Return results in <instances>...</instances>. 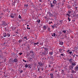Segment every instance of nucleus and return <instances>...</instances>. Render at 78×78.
Instances as JSON below:
<instances>
[{
	"label": "nucleus",
	"instance_id": "e433bc0d",
	"mask_svg": "<svg viewBox=\"0 0 78 78\" xmlns=\"http://www.w3.org/2000/svg\"><path fill=\"white\" fill-rule=\"evenodd\" d=\"M18 41L19 43H20V42H22V40H20Z\"/></svg>",
	"mask_w": 78,
	"mask_h": 78
},
{
	"label": "nucleus",
	"instance_id": "2eb2a0df",
	"mask_svg": "<svg viewBox=\"0 0 78 78\" xmlns=\"http://www.w3.org/2000/svg\"><path fill=\"white\" fill-rule=\"evenodd\" d=\"M53 3L54 4H56L57 3V1L56 0H54L53 1Z\"/></svg>",
	"mask_w": 78,
	"mask_h": 78
},
{
	"label": "nucleus",
	"instance_id": "3c124183",
	"mask_svg": "<svg viewBox=\"0 0 78 78\" xmlns=\"http://www.w3.org/2000/svg\"><path fill=\"white\" fill-rule=\"evenodd\" d=\"M62 49H59V51H62Z\"/></svg>",
	"mask_w": 78,
	"mask_h": 78
},
{
	"label": "nucleus",
	"instance_id": "bf43d9fd",
	"mask_svg": "<svg viewBox=\"0 0 78 78\" xmlns=\"http://www.w3.org/2000/svg\"><path fill=\"white\" fill-rule=\"evenodd\" d=\"M17 57H18V56L17 55H16V58H17Z\"/></svg>",
	"mask_w": 78,
	"mask_h": 78
},
{
	"label": "nucleus",
	"instance_id": "864d4df0",
	"mask_svg": "<svg viewBox=\"0 0 78 78\" xmlns=\"http://www.w3.org/2000/svg\"><path fill=\"white\" fill-rule=\"evenodd\" d=\"M50 28H48V31H50Z\"/></svg>",
	"mask_w": 78,
	"mask_h": 78
},
{
	"label": "nucleus",
	"instance_id": "1a4fd4ad",
	"mask_svg": "<svg viewBox=\"0 0 78 78\" xmlns=\"http://www.w3.org/2000/svg\"><path fill=\"white\" fill-rule=\"evenodd\" d=\"M13 62H18V59L16 58H15L13 60Z\"/></svg>",
	"mask_w": 78,
	"mask_h": 78
},
{
	"label": "nucleus",
	"instance_id": "f3484780",
	"mask_svg": "<svg viewBox=\"0 0 78 78\" xmlns=\"http://www.w3.org/2000/svg\"><path fill=\"white\" fill-rule=\"evenodd\" d=\"M62 72V74H63V75H64V70H62L61 71Z\"/></svg>",
	"mask_w": 78,
	"mask_h": 78
},
{
	"label": "nucleus",
	"instance_id": "a19ab883",
	"mask_svg": "<svg viewBox=\"0 0 78 78\" xmlns=\"http://www.w3.org/2000/svg\"><path fill=\"white\" fill-rule=\"evenodd\" d=\"M59 22H60V23H61V24H62V23H63V21L62 20L61 21H60Z\"/></svg>",
	"mask_w": 78,
	"mask_h": 78
},
{
	"label": "nucleus",
	"instance_id": "aec40b11",
	"mask_svg": "<svg viewBox=\"0 0 78 78\" xmlns=\"http://www.w3.org/2000/svg\"><path fill=\"white\" fill-rule=\"evenodd\" d=\"M43 30H46V28H47V27H46V26H44L43 27Z\"/></svg>",
	"mask_w": 78,
	"mask_h": 78
},
{
	"label": "nucleus",
	"instance_id": "de8ad7c7",
	"mask_svg": "<svg viewBox=\"0 0 78 78\" xmlns=\"http://www.w3.org/2000/svg\"><path fill=\"white\" fill-rule=\"evenodd\" d=\"M70 51V50H68V51H66V52H67V53H69V51Z\"/></svg>",
	"mask_w": 78,
	"mask_h": 78
},
{
	"label": "nucleus",
	"instance_id": "680f3d73",
	"mask_svg": "<svg viewBox=\"0 0 78 78\" xmlns=\"http://www.w3.org/2000/svg\"><path fill=\"white\" fill-rule=\"evenodd\" d=\"M39 1L40 2H42V0H40Z\"/></svg>",
	"mask_w": 78,
	"mask_h": 78
},
{
	"label": "nucleus",
	"instance_id": "37998d69",
	"mask_svg": "<svg viewBox=\"0 0 78 78\" xmlns=\"http://www.w3.org/2000/svg\"><path fill=\"white\" fill-rule=\"evenodd\" d=\"M19 19H22V17H21V16H20V15H19Z\"/></svg>",
	"mask_w": 78,
	"mask_h": 78
},
{
	"label": "nucleus",
	"instance_id": "2f4dec72",
	"mask_svg": "<svg viewBox=\"0 0 78 78\" xmlns=\"http://www.w3.org/2000/svg\"><path fill=\"white\" fill-rule=\"evenodd\" d=\"M49 54H50V55H53V52H49Z\"/></svg>",
	"mask_w": 78,
	"mask_h": 78
},
{
	"label": "nucleus",
	"instance_id": "cd10ccee",
	"mask_svg": "<svg viewBox=\"0 0 78 78\" xmlns=\"http://www.w3.org/2000/svg\"><path fill=\"white\" fill-rule=\"evenodd\" d=\"M50 5L51 7H53L54 6V5H53V4L51 3Z\"/></svg>",
	"mask_w": 78,
	"mask_h": 78
},
{
	"label": "nucleus",
	"instance_id": "9b49d317",
	"mask_svg": "<svg viewBox=\"0 0 78 78\" xmlns=\"http://www.w3.org/2000/svg\"><path fill=\"white\" fill-rule=\"evenodd\" d=\"M74 70H76V71H78V66H76L74 68Z\"/></svg>",
	"mask_w": 78,
	"mask_h": 78
},
{
	"label": "nucleus",
	"instance_id": "7ed1b4c3",
	"mask_svg": "<svg viewBox=\"0 0 78 78\" xmlns=\"http://www.w3.org/2000/svg\"><path fill=\"white\" fill-rule=\"evenodd\" d=\"M4 45L5 47H8V43L6 42V41L4 42Z\"/></svg>",
	"mask_w": 78,
	"mask_h": 78
},
{
	"label": "nucleus",
	"instance_id": "6e6552de",
	"mask_svg": "<svg viewBox=\"0 0 78 78\" xmlns=\"http://www.w3.org/2000/svg\"><path fill=\"white\" fill-rule=\"evenodd\" d=\"M38 64H39V66H42L43 65V64L42 63V62H38Z\"/></svg>",
	"mask_w": 78,
	"mask_h": 78
},
{
	"label": "nucleus",
	"instance_id": "8fccbe9b",
	"mask_svg": "<svg viewBox=\"0 0 78 78\" xmlns=\"http://www.w3.org/2000/svg\"><path fill=\"white\" fill-rule=\"evenodd\" d=\"M23 72V70H21L20 71V73H22V72Z\"/></svg>",
	"mask_w": 78,
	"mask_h": 78
},
{
	"label": "nucleus",
	"instance_id": "6ab92c4d",
	"mask_svg": "<svg viewBox=\"0 0 78 78\" xmlns=\"http://www.w3.org/2000/svg\"><path fill=\"white\" fill-rule=\"evenodd\" d=\"M30 53H31L32 55H34V52L32 51H30Z\"/></svg>",
	"mask_w": 78,
	"mask_h": 78
},
{
	"label": "nucleus",
	"instance_id": "39448f33",
	"mask_svg": "<svg viewBox=\"0 0 78 78\" xmlns=\"http://www.w3.org/2000/svg\"><path fill=\"white\" fill-rule=\"evenodd\" d=\"M48 50V49L47 48H44V52L45 53H46V52H47V53H46V54H48V51H47V50Z\"/></svg>",
	"mask_w": 78,
	"mask_h": 78
},
{
	"label": "nucleus",
	"instance_id": "ddd939ff",
	"mask_svg": "<svg viewBox=\"0 0 78 78\" xmlns=\"http://www.w3.org/2000/svg\"><path fill=\"white\" fill-rule=\"evenodd\" d=\"M16 53L14 52H13L12 54V55L13 57H14V56H16Z\"/></svg>",
	"mask_w": 78,
	"mask_h": 78
},
{
	"label": "nucleus",
	"instance_id": "774afa93",
	"mask_svg": "<svg viewBox=\"0 0 78 78\" xmlns=\"http://www.w3.org/2000/svg\"><path fill=\"white\" fill-rule=\"evenodd\" d=\"M16 34H18V32H16Z\"/></svg>",
	"mask_w": 78,
	"mask_h": 78
},
{
	"label": "nucleus",
	"instance_id": "20e7f679",
	"mask_svg": "<svg viewBox=\"0 0 78 78\" xmlns=\"http://www.w3.org/2000/svg\"><path fill=\"white\" fill-rule=\"evenodd\" d=\"M3 36L5 37L7 36V34H6V33L3 32Z\"/></svg>",
	"mask_w": 78,
	"mask_h": 78
},
{
	"label": "nucleus",
	"instance_id": "72a5a7b5",
	"mask_svg": "<svg viewBox=\"0 0 78 78\" xmlns=\"http://www.w3.org/2000/svg\"><path fill=\"white\" fill-rule=\"evenodd\" d=\"M66 16H68V17L70 16V14L69 13H67V14H66Z\"/></svg>",
	"mask_w": 78,
	"mask_h": 78
},
{
	"label": "nucleus",
	"instance_id": "09e8293b",
	"mask_svg": "<svg viewBox=\"0 0 78 78\" xmlns=\"http://www.w3.org/2000/svg\"><path fill=\"white\" fill-rule=\"evenodd\" d=\"M2 57V55H0V58H1Z\"/></svg>",
	"mask_w": 78,
	"mask_h": 78
},
{
	"label": "nucleus",
	"instance_id": "7c9ffc66",
	"mask_svg": "<svg viewBox=\"0 0 78 78\" xmlns=\"http://www.w3.org/2000/svg\"><path fill=\"white\" fill-rule=\"evenodd\" d=\"M28 6V5L27 4L24 5V7L25 8H27Z\"/></svg>",
	"mask_w": 78,
	"mask_h": 78
},
{
	"label": "nucleus",
	"instance_id": "c756f323",
	"mask_svg": "<svg viewBox=\"0 0 78 78\" xmlns=\"http://www.w3.org/2000/svg\"><path fill=\"white\" fill-rule=\"evenodd\" d=\"M64 69L65 70H67V67L66 66H65V67H64Z\"/></svg>",
	"mask_w": 78,
	"mask_h": 78
},
{
	"label": "nucleus",
	"instance_id": "0e129e2a",
	"mask_svg": "<svg viewBox=\"0 0 78 78\" xmlns=\"http://www.w3.org/2000/svg\"><path fill=\"white\" fill-rule=\"evenodd\" d=\"M77 8H78L77 7H76L75 9H76V10H77Z\"/></svg>",
	"mask_w": 78,
	"mask_h": 78
},
{
	"label": "nucleus",
	"instance_id": "a211bd4d",
	"mask_svg": "<svg viewBox=\"0 0 78 78\" xmlns=\"http://www.w3.org/2000/svg\"><path fill=\"white\" fill-rule=\"evenodd\" d=\"M37 44H39V43L37 42V43H34V47H35L36 45H37Z\"/></svg>",
	"mask_w": 78,
	"mask_h": 78
},
{
	"label": "nucleus",
	"instance_id": "f8f14e48",
	"mask_svg": "<svg viewBox=\"0 0 78 78\" xmlns=\"http://www.w3.org/2000/svg\"><path fill=\"white\" fill-rule=\"evenodd\" d=\"M10 16L12 18H14V15L13 14H11Z\"/></svg>",
	"mask_w": 78,
	"mask_h": 78
},
{
	"label": "nucleus",
	"instance_id": "473e14b6",
	"mask_svg": "<svg viewBox=\"0 0 78 78\" xmlns=\"http://www.w3.org/2000/svg\"><path fill=\"white\" fill-rule=\"evenodd\" d=\"M52 36H56V34L55 33L53 34L52 35Z\"/></svg>",
	"mask_w": 78,
	"mask_h": 78
},
{
	"label": "nucleus",
	"instance_id": "13d9d810",
	"mask_svg": "<svg viewBox=\"0 0 78 78\" xmlns=\"http://www.w3.org/2000/svg\"><path fill=\"white\" fill-rule=\"evenodd\" d=\"M59 34H62V32H59Z\"/></svg>",
	"mask_w": 78,
	"mask_h": 78
},
{
	"label": "nucleus",
	"instance_id": "c9c22d12",
	"mask_svg": "<svg viewBox=\"0 0 78 78\" xmlns=\"http://www.w3.org/2000/svg\"><path fill=\"white\" fill-rule=\"evenodd\" d=\"M72 55L73 56V58H75V54H74L73 55V54H72Z\"/></svg>",
	"mask_w": 78,
	"mask_h": 78
},
{
	"label": "nucleus",
	"instance_id": "4d7b16f0",
	"mask_svg": "<svg viewBox=\"0 0 78 78\" xmlns=\"http://www.w3.org/2000/svg\"><path fill=\"white\" fill-rule=\"evenodd\" d=\"M49 67H51V65H49Z\"/></svg>",
	"mask_w": 78,
	"mask_h": 78
},
{
	"label": "nucleus",
	"instance_id": "79ce46f5",
	"mask_svg": "<svg viewBox=\"0 0 78 78\" xmlns=\"http://www.w3.org/2000/svg\"><path fill=\"white\" fill-rule=\"evenodd\" d=\"M19 55H20V56H21V55H22V54H23V53L20 52V53H19Z\"/></svg>",
	"mask_w": 78,
	"mask_h": 78
},
{
	"label": "nucleus",
	"instance_id": "603ef678",
	"mask_svg": "<svg viewBox=\"0 0 78 78\" xmlns=\"http://www.w3.org/2000/svg\"><path fill=\"white\" fill-rule=\"evenodd\" d=\"M51 23H52V21H51V22H50L49 23V24H51Z\"/></svg>",
	"mask_w": 78,
	"mask_h": 78
},
{
	"label": "nucleus",
	"instance_id": "f03ea898",
	"mask_svg": "<svg viewBox=\"0 0 78 78\" xmlns=\"http://www.w3.org/2000/svg\"><path fill=\"white\" fill-rule=\"evenodd\" d=\"M47 14L50 16V17H52V16H53V14H51V12H47Z\"/></svg>",
	"mask_w": 78,
	"mask_h": 78
},
{
	"label": "nucleus",
	"instance_id": "c85d7f7f",
	"mask_svg": "<svg viewBox=\"0 0 78 78\" xmlns=\"http://www.w3.org/2000/svg\"><path fill=\"white\" fill-rule=\"evenodd\" d=\"M55 13H54L53 14H52V17H55L56 16V15H55Z\"/></svg>",
	"mask_w": 78,
	"mask_h": 78
},
{
	"label": "nucleus",
	"instance_id": "423d86ee",
	"mask_svg": "<svg viewBox=\"0 0 78 78\" xmlns=\"http://www.w3.org/2000/svg\"><path fill=\"white\" fill-rule=\"evenodd\" d=\"M76 62H72L71 64L73 66H76Z\"/></svg>",
	"mask_w": 78,
	"mask_h": 78
},
{
	"label": "nucleus",
	"instance_id": "338daca9",
	"mask_svg": "<svg viewBox=\"0 0 78 78\" xmlns=\"http://www.w3.org/2000/svg\"><path fill=\"white\" fill-rule=\"evenodd\" d=\"M0 53H2V50H0Z\"/></svg>",
	"mask_w": 78,
	"mask_h": 78
},
{
	"label": "nucleus",
	"instance_id": "58836bf2",
	"mask_svg": "<svg viewBox=\"0 0 78 78\" xmlns=\"http://www.w3.org/2000/svg\"><path fill=\"white\" fill-rule=\"evenodd\" d=\"M68 20L69 22H70L71 20L70 18H69V17H68Z\"/></svg>",
	"mask_w": 78,
	"mask_h": 78
},
{
	"label": "nucleus",
	"instance_id": "69168bd1",
	"mask_svg": "<svg viewBox=\"0 0 78 78\" xmlns=\"http://www.w3.org/2000/svg\"><path fill=\"white\" fill-rule=\"evenodd\" d=\"M75 55L76 56H77V57H78V55H77L75 54Z\"/></svg>",
	"mask_w": 78,
	"mask_h": 78
},
{
	"label": "nucleus",
	"instance_id": "0eeeda50",
	"mask_svg": "<svg viewBox=\"0 0 78 78\" xmlns=\"http://www.w3.org/2000/svg\"><path fill=\"white\" fill-rule=\"evenodd\" d=\"M73 66H70L69 67V69L70 70H73Z\"/></svg>",
	"mask_w": 78,
	"mask_h": 78
},
{
	"label": "nucleus",
	"instance_id": "412c9836",
	"mask_svg": "<svg viewBox=\"0 0 78 78\" xmlns=\"http://www.w3.org/2000/svg\"><path fill=\"white\" fill-rule=\"evenodd\" d=\"M37 22L38 23H40V22H41V20L39 19H38V20H37Z\"/></svg>",
	"mask_w": 78,
	"mask_h": 78
},
{
	"label": "nucleus",
	"instance_id": "5701e85b",
	"mask_svg": "<svg viewBox=\"0 0 78 78\" xmlns=\"http://www.w3.org/2000/svg\"><path fill=\"white\" fill-rule=\"evenodd\" d=\"M60 56H62V57L65 56V54H64L62 53L60 54Z\"/></svg>",
	"mask_w": 78,
	"mask_h": 78
},
{
	"label": "nucleus",
	"instance_id": "f257e3e1",
	"mask_svg": "<svg viewBox=\"0 0 78 78\" xmlns=\"http://www.w3.org/2000/svg\"><path fill=\"white\" fill-rule=\"evenodd\" d=\"M6 23L5 21H3L2 24V26H5V27H6Z\"/></svg>",
	"mask_w": 78,
	"mask_h": 78
},
{
	"label": "nucleus",
	"instance_id": "49530a36",
	"mask_svg": "<svg viewBox=\"0 0 78 78\" xmlns=\"http://www.w3.org/2000/svg\"><path fill=\"white\" fill-rule=\"evenodd\" d=\"M27 30H30V28H28V27H27Z\"/></svg>",
	"mask_w": 78,
	"mask_h": 78
},
{
	"label": "nucleus",
	"instance_id": "4468645a",
	"mask_svg": "<svg viewBox=\"0 0 78 78\" xmlns=\"http://www.w3.org/2000/svg\"><path fill=\"white\" fill-rule=\"evenodd\" d=\"M71 73H76V71H74V70H71Z\"/></svg>",
	"mask_w": 78,
	"mask_h": 78
},
{
	"label": "nucleus",
	"instance_id": "a878e982",
	"mask_svg": "<svg viewBox=\"0 0 78 78\" xmlns=\"http://www.w3.org/2000/svg\"><path fill=\"white\" fill-rule=\"evenodd\" d=\"M59 3L58 4L56 5V7H57V8H59Z\"/></svg>",
	"mask_w": 78,
	"mask_h": 78
},
{
	"label": "nucleus",
	"instance_id": "dca6fc26",
	"mask_svg": "<svg viewBox=\"0 0 78 78\" xmlns=\"http://www.w3.org/2000/svg\"><path fill=\"white\" fill-rule=\"evenodd\" d=\"M72 58H71V59H70L69 60L70 63H72Z\"/></svg>",
	"mask_w": 78,
	"mask_h": 78
},
{
	"label": "nucleus",
	"instance_id": "b1692460",
	"mask_svg": "<svg viewBox=\"0 0 78 78\" xmlns=\"http://www.w3.org/2000/svg\"><path fill=\"white\" fill-rule=\"evenodd\" d=\"M7 36L8 37H10V34L9 33L7 34Z\"/></svg>",
	"mask_w": 78,
	"mask_h": 78
},
{
	"label": "nucleus",
	"instance_id": "c03bdc74",
	"mask_svg": "<svg viewBox=\"0 0 78 78\" xmlns=\"http://www.w3.org/2000/svg\"><path fill=\"white\" fill-rule=\"evenodd\" d=\"M24 39H26V40H27V37H24Z\"/></svg>",
	"mask_w": 78,
	"mask_h": 78
},
{
	"label": "nucleus",
	"instance_id": "5fc2aeb1",
	"mask_svg": "<svg viewBox=\"0 0 78 78\" xmlns=\"http://www.w3.org/2000/svg\"><path fill=\"white\" fill-rule=\"evenodd\" d=\"M44 70V69L43 68H41V70H42V71H43V70Z\"/></svg>",
	"mask_w": 78,
	"mask_h": 78
},
{
	"label": "nucleus",
	"instance_id": "ea45409f",
	"mask_svg": "<svg viewBox=\"0 0 78 78\" xmlns=\"http://www.w3.org/2000/svg\"><path fill=\"white\" fill-rule=\"evenodd\" d=\"M68 53H69V55H71L72 54V51L69 52Z\"/></svg>",
	"mask_w": 78,
	"mask_h": 78
},
{
	"label": "nucleus",
	"instance_id": "6e6d98bb",
	"mask_svg": "<svg viewBox=\"0 0 78 78\" xmlns=\"http://www.w3.org/2000/svg\"><path fill=\"white\" fill-rule=\"evenodd\" d=\"M40 45H43V43H40Z\"/></svg>",
	"mask_w": 78,
	"mask_h": 78
},
{
	"label": "nucleus",
	"instance_id": "bb28decb",
	"mask_svg": "<svg viewBox=\"0 0 78 78\" xmlns=\"http://www.w3.org/2000/svg\"><path fill=\"white\" fill-rule=\"evenodd\" d=\"M24 66L26 68H27V67H28V66L27 65V64H26V65H25Z\"/></svg>",
	"mask_w": 78,
	"mask_h": 78
},
{
	"label": "nucleus",
	"instance_id": "4be33fe9",
	"mask_svg": "<svg viewBox=\"0 0 78 78\" xmlns=\"http://www.w3.org/2000/svg\"><path fill=\"white\" fill-rule=\"evenodd\" d=\"M59 44L60 45H63V42H60Z\"/></svg>",
	"mask_w": 78,
	"mask_h": 78
},
{
	"label": "nucleus",
	"instance_id": "a18cd8bd",
	"mask_svg": "<svg viewBox=\"0 0 78 78\" xmlns=\"http://www.w3.org/2000/svg\"><path fill=\"white\" fill-rule=\"evenodd\" d=\"M41 69V68H39L38 69V71H39H39L40 70V69Z\"/></svg>",
	"mask_w": 78,
	"mask_h": 78
},
{
	"label": "nucleus",
	"instance_id": "e2e57ef3",
	"mask_svg": "<svg viewBox=\"0 0 78 78\" xmlns=\"http://www.w3.org/2000/svg\"><path fill=\"white\" fill-rule=\"evenodd\" d=\"M39 78H42V77L41 76H40Z\"/></svg>",
	"mask_w": 78,
	"mask_h": 78
},
{
	"label": "nucleus",
	"instance_id": "f704fd0d",
	"mask_svg": "<svg viewBox=\"0 0 78 78\" xmlns=\"http://www.w3.org/2000/svg\"><path fill=\"white\" fill-rule=\"evenodd\" d=\"M62 32L66 34V30H62Z\"/></svg>",
	"mask_w": 78,
	"mask_h": 78
},
{
	"label": "nucleus",
	"instance_id": "4c0bfd02",
	"mask_svg": "<svg viewBox=\"0 0 78 78\" xmlns=\"http://www.w3.org/2000/svg\"><path fill=\"white\" fill-rule=\"evenodd\" d=\"M28 67V68H30V69H31V65H29Z\"/></svg>",
	"mask_w": 78,
	"mask_h": 78
},
{
	"label": "nucleus",
	"instance_id": "052dcab7",
	"mask_svg": "<svg viewBox=\"0 0 78 78\" xmlns=\"http://www.w3.org/2000/svg\"><path fill=\"white\" fill-rule=\"evenodd\" d=\"M13 3H16V1L14 2Z\"/></svg>",
	"mask_w": 78,
	"mask_h": 78
},
{
	"label": "nucleus",
	"instance_id": "393cba45",
	"mask_svg": "<svg viewBox=\"0 0 78 78\" xmlns=\"http://www.w3.org/2000/svg\"><path fill=\"white\" fill-rule=\"evenodd\" d=\"M55 24H54V26H51L52 28V29H54L55 27Z\"/></svg>",
	"mask_w": 78,
	"mask_h": 78
},
{
	"label": "nucleus",
	"instance_id": "9d476101",
	"mask_svg": "<svg viewBox=\"0 0 78 78\" xmlns=\"http://www.w3.org/2000/svg\"><path fill=\"white\" fill-rule=\"evenodd\" d=\"M50 78H53V73H51L50 74Z\"/></svg>",
	"mask_w": 78,
	"mask_h": 78
}]
</instances>
